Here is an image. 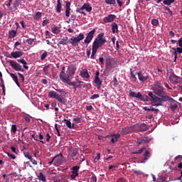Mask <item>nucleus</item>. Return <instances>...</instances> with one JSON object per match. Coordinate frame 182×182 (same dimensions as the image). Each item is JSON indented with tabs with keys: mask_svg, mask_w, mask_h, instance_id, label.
Instances as JSON below:
<instances>
[{
	"mask_svg": "<svg viewBox=\"0 0 182 182\" xmlns=\"http://www.w3.org/2000/svg\"><path fill=\"white\" fill-rule=\"evenodd\" d=\"M95 33H96V29L94 28L87 34V36L84 40L85 45H87H87H89V43H90L92 41H93V38Z\"/></svg>",
	"mask_w": 182,
	"mask_h": 182,
	"instance_id": "obj_8",
	"label": "nucleus"
},
{
	"mask_svg": "<svg viewBox=\"0 0 182 182\" xmlns=\"http://www.w3.org/2000/svg\"><path fill=\"white\" fill-rule=\"evenodd\" d=\"M48 97H50L51 99H56L58 102H60V103H62V105H66V100L62 97V95H58L55 91H50L48 92Z\"/></svg>",
	"mask_w": 182,
	"mask_h": 182,
	"instance_id": "obj_5",
	"label": "nucleus"
},
{
	"mask_svg": "<svg viewBox=\"0 0 182 182\" xmlns=\"http://www.w3.org/2000/svg\"><path fill=\"white\" fill-rule=\"evenodd\" d=\"M76 72V68L73 65L68 66L66 73L63 78L64 79H73V76Z\"/></svg>",
	"mask_w": 182,
	"mask_h": 182,
	"instance_id": "obj_6",
	"label": "nucleus"
},
{
	"mask_svg": "<svg viewBox=\"0 0 182 182\" xmlns=\"http://www.w3.org/2000/svg\"><path fill=\"white\" fill-rule=\"evenodd\" d=\"M79 176V173L77 171H72V174L70 175L71 178L75 179Z\"/></svg>",
	"mask_w": 182,
	"mask_h": 182,
	"instance_id": "obj_39",
	"label": "nucleus"
},
{
	"mask_svg": "<svg viewBox=\"0 0 182 182\" xmlns=\"http://www.w3.org/2000/svg\"><path fill=\"white\" fill-rule=\"evenodd\" d=\"M164 181H166V178H164V176H159L156 181V182H164Z\"/></svg>",
	"mask_w": 182,
	"mask_h": 182,
	"instance_id": "obj_44",
	"label": "nucleus"
},
{
	"mask_svg": "<svg viewBox=\"0 0 182 182\" xmlns=\"http://www.w3.org/2000/svg\"><path fill=\"white\" fill-rule=\"evenodd\" d=\"M65 69H66V67H65V66L62 67V70L60 73V79H63L65 74L66 73H65Z\"/></svg>",
	"mask_w": 182,
	"mask_h": 182,
	"instance_id": "obj_32",
	"label": "nucleus"
},
{
	"mask_svg": "<svg viewBox=\"0 0 182 182\" xmlns=\"http://www.w3.org/2000/svg\"><path fill=\"white\" fill-rule=\"evenodd\" d=\"M80 75H81L82 77H85V79H89V77H90L89 73L87 72V70H83L82 71H81Z\"/></svg>",
	"mask_w": 182,
	"mask_h": 182,
	"instance_id": "obj_27",
	"label": "nucleus"
},
{
	"mask_svg": "<svg viewBox=\"0 0 182 182\" xmlns=\"http://www.w3.org/2000/svg\"><path fill=\"white\" fill-rule=\"evenodd\" d=\"M55 129L58 133V137H60V132L59 131V128H58V124H55Z\"/></svg>",
	"mask_w": 182,
	"mask_h": 182,
	"instance_id": "obj_58",
	"label": "nucleus"
},
{
	"mask_svg": "<svg viewBox=\"0 0 182 182\" xmlns=\"http://www.w3.org/2000/svg\"><path fill=\"white\" fill-rule=\"evenodd\" d=\"M70 79L72 78H62L61 80L62 82H63V83H67V85H69V86H73L75 90H76V89H77V87H79V86H76V85H77V82H72L70 81Z\"/></svg>",
	"mask_w": 182,
	"mask_h": 182,
	"instance_id": "obj_11",
	"label": "nucleus"
},
{
	"mask_svg": "<svg viewBox=\"0 0 182 182\" xmlns=\"http://www.w3.org/2000/svg\"><path fill=\"white\" fill-rule=\"evenodd\" d=\"M31 139H33L36 141H40V143H42V144H45V141L38 139L36 136H35V134L31 135Z\"/></svg>",
	"mask_w": 182,
	"mask_h": 182,
	"instance_id": "obj_42",
	"label": "nucleus"
},
{
	"mask_svg": "<svg viewBox=\"0 0 182 182\" xmlns=\"http://www.w3.org/2000/svg\"><path fill=\"white\" fill-rule=\"evenodd\" d=\"M100 95L98 94H95L90 97L91 100H95V99H98Z\"/></svg>",
	"mask_w": 182,
	"mask_h": 182,
	"instance_id": "obj_57",
	"label": "nucleus"
},
{
	"mask_svg": "<svg viewBox=\"0 0 182 182\" xmlns=\"http://www.w3.org/2000/svg\"><path fill=\"white\" fill-rule=\"evenodd\" d=\"M50 68V65H46L44 68H43V72L46 74L49 73V68Z\"/></svg>",
	"mask_w": 182,
	"mask_h": 182,
	"instance_id": "obj_45",
	"label": "nucleus"
},
{
	"mask_svg": "<svg viewBox=\"0 0 182 182\" xmlns=\"http://www.w3.org/2000/svg\"><path fill=\"white\" fill-rule=\"evenodd\" d=\"M29 160L34 166H36L38 164V161H36V160H35L34 159H32V157Z\"/></svg>",
	"mask_w": 182,
	"mask_h": 182,
	"instance_id": "obj_63",
	"label": "nucleus"
},
{
	"mask_svg": "<svg viewBox=\"0 0 182 182\" xmlns=\"http://www.w3.org/2000/svg\"><path fill=\"white\" fill-rule=\"evenodd\" d=\"M153 92L159 97H161L163 102H168L169 103H174L176 100L171 97L167 95V93L164 92V87L161 86V83L156 82L153 87Z\"/></svg>",
	"mask_w": 182,
	"mask_h": 182,
	"instance_id": "obj_1",
	"label": "nucleus"
},
{
	"mask_svg": "<svg viewBox=\"0 0 182 182\" xmlns=\"http://www.w3.org/2000/svg\"><path fill=\"white\" fill-rule=\"evenodd\" d=\"M122 134H129V133H133V132H136L135 127H128L122 129Z\"/></svg>",
	"mask_w": 182,
	"mask_h": 182,
	"instance_id": "obj_16",
	"label": "nucleus"
},
{
	"mask_svg": "<svg viewBox=\"0 0 182 182\" xmlns=\"http://www.w3.org/2000/svg\"><path fill=\"white\" fill-rule=\"evenodd\" d=\"M149 130V127L146 124H141L135 127V132H147Z\"/></svg>",
	"mask_w": 182,
	"mask_h": 182,
	"instance_id": "obj_14",
	"label": "nucleus"
},
{
	"mask_svg": "<svg viewBox=\"0 0 182 182\" xmlns=\"http://www.w3.org/2000/svg\"><path fill=\"white\" fill-rule=\"evenodd\" d=\"M17 62H19V63H22L23 65H28V63L23 59H18L17 60Z\"/></svg>",
	"mask_w": 182,
	"mask_h": 182,
	"instance_id": "obj_59",
	"label": "nucleus"
},
{
	"mask_svg": "<svg viewBox=\"0 0 182 182\" xmlns=\"http://www.w3.org/2000/svg\"><path fill=\"white\" fill-rule=\"evenodd\" d=\"M174 0H164L163 1V4H164V5H167L168 6H170V5H171V4H173Z\"/></svg>",
	"mask_w": 182,
	"mask_h": 182,
	"instance_id": "obj_35",
	"label": "nucleus"
},
{
	"mask_svg": "<svg viewBox=\"0 0 182 182\" xmlns=\"http://www.w3.org/2000/svg\"><path fill=\"white\" fill-rule=\"evenodd\" d=\"M177 107H178V106L177 105V104H174L173 105H171V110L172 112H175L176 109H177Z\"/></svg>",
	"mask_w": 182,
	"mask_h": 182,
	"instance_id": "obj_52",
	"label": "nucleus"
},
{
	"mask_svg": "<svg viewBox=\"0 0 182 182\" xmlns=\"http://www.w3.org/2000/svg\"><path fill=\"white\" fill-rule=\"evenodd\" d=\"M104 38V33H100V34H98L92 43V48H94V49H97V50H98L99 48H102L103 45H105L106 42H107L106 38Z\"/></svg>",
	"mask_w": 182,
	"mask_h": 182,
	"instance_id": "obj_3",
	"label": "nucleus"
},
{
	"mask_svg": "<svg viewBox=\"0 0 182 182\" xmlns=\"http://www.w3.org/2000/svg\"><path fill=\"white\" fill-rule=\"evenodd\" d=\"M138 75V79L141 83H144L147 79H149V75L141 71L137 73Z\"/></svg>",
	"mask_w": 182,
	"mask_h": 182,
	"instance_id": "obj_12",
	"label": "nucleus"
},
{
	"mask_svg": "<svg viewBox=\"0 0 182 182\" xmlns=\"http://www.w3.org/2000/svg\"><path fill=\"white\" fill-rule=\"evenodd\" d=\"M41 17H42V13L40 11H38L34 16L36 21H39V19H41Z\"/></svg>",
	"mask_w": 182,
	"mask_h": 182,
	"instance_id": "obj_36",
	"label": "nucleus"
},
{
	"mask_svg": "<svg viewBox=\"0 0 182 182\" xmlns=\"http://www.w3.org/2000/svg\"><path fill=\"white\" fill-rule=\"evenodd\" d=\"M151 24H152L154 26H157V25H159V20H158V19H156V18L152 19V21H151Z\"/></svg>",
	"mask_w": 182,
	"mask_h": 182,
	"instance_id": "obj_46",
	"label": "nucleus"
},
{
	"mask_svg": "<svg viewBox=\"0 0 182 182\" xmlns=\"http://www.w3.org/2000/svg\"><path fill=\"white\" fill-rule=\"evenodd\" d=\"M6 154H7V156L9 157H11V159H12L13 160H15L16 159V156L15 155L9 154V152H6Z\"/></svg>",
	"mask_w": 182,
	"mask_h": 182,
	"instance_id": "obj_51",
	"label": "nucleus"
},
{
	"mask_svg": "<svg viewBox=\"0 0 182 182\" xmlns=\"http://www.w3.org/2000/svg\"><path fill=\"white\" fill-rule=\"evenodd\" d=\"M53 33H55V35H58L59 32H60V30H59V27L58 26H54L51 29Z\"/></svg>",
	"mask_w": 182,
	"mask_h": 182,
	"instance_id": "obj_30",
	"label": "nucleus"
},
{
	"mask_svg": "<svg viewBox=\"0 0 182 182\" xmlns=\"http://www.w3.org/2000/svg\"><path fill=\"white\" fill-rule=\"evenodd\" d=\"M95 83L97 85V90H100V88L102 87V80H100V78H99V77L95 78Z\"/></svg>",
	"mask_w": 182,
	"mask_h": 182,
	"instance_id": "obj_24",
	"label": "nucleus"
},
{
	"mask_svg": "<svg viewBox=\"0 0 182 182\" xmlns=\"http://www.w3.org/2000/svg\"><path fill=\"white\" fill-rule=\"evenodd\" d=\"M114 19H116V15L109 14L103 18V21L105 22V23H110V22H113Z\"/></svg>",
	"mask_w": 182,
	"mask_h": 182,
	"instance_id": "obj_13",
	"label": "nucleus"
},
{
	"mask_svg": "<svg viewBox=\"0 0 182 182\" xmlns=\"http://www.w3.org/2000/svg\"><path fill=\"white\" fill-rule=\"evenodd\" d=\"M83 9H85V8H83L82 6L80 9H77L76 12H79V14H82V15H84V16H86L87 14L85 11H83Z\"/></svg>",
	"mask_w": 182,
	"mask_h": 182,
	"instance_id": "obj_33",
	"label": "nucleus"
},
{
	"mask_svg": "<svg viewBox=\"0 0 182 182\" xmlns=\"http://www.w3.org/2000/svg\"><path fill=\"white\" fill-rule=\"evenodd\" d=\"M144 150H146V146H144L141 149L136 151V153H138V154H141Z\"/></svg>",
	"mask_w": 182,
	"mask_h": 182,
	"instance_id": "obj_62",
	"label": "nucleus"
},
{
	"mask_svg": "<svg viewBox=\"0 0 182 182\" xmlns=\"http://www.w3.org/2000/svg\"><path fill=\"white\" fill-rule=\"evenodd\" d=\"M50 35H52V34L50 33V32L49 31H47L46 32V39H50V38H51Z\"/></svg>",
	"mask_w": 182,
	"mask_h": 182,
	"instance_id": "obj_55",
	"label": "nucleus"
},
{
	"mask_svg": "<svg viewBox=\"0 0 182 182\" xmlns=\"http://www.w3.org/2000/svg\"><path fill=\"white\" fill-rule=\"evenodd\" d=\"M38 178L39 180H41V181H46V177H45L42 172L39 173Z\"/></svg>",
	"mask_w": 182,
	"mask_h": 182,
	"instance_id": "obj_37",
	"label": "nucleus"
},
{
	"mask_svg": "<svg viewBox=\"0 0 182 182\" xmlns=\"http://www.w3.org/2000/svg\"><path fill=\"white\" fill-rule=\"evenodd\" d=\"M107 5H116V0H105Z\"/></svg>",
	"mask_w": 182,
	"mask_h": 182,
	"instance_id": "obj_41",
	"label": "nucleus"
},
{
	"mask_svg": "<svg viewBox=\"0 0 182 182\" xmlns=\"http://www.w3.org/2000/svg\"><path fill=\"white\" fill-rule=\"evenodd\" d=\"M83 39H85V34L81 33L77 37L72 36L70 39L68 37L61 38L58 45H68V43H70L72 46H78L79 42L83 41Z\"/></svg>",
	"mask_w": 182,
	"mask_h": 182,
	"instance_id": "obj_2",
	"label": "nucleus"
},
{
	"mask_svg": "<svg viewBox=\"0 0 182 182\" xmlns=\"http://www.w3.org/2000/svg\"><path fill=\"white\" fill-rule=\"evenodd\" d=\"M111 142L114 144V143H117L119 141V138L120 137L119 134H113L111 135Z\"/></svg>",
	"mask_w": 182,
	"mask_h": 182,
	"instance_id": "obj_21",
	"label": "nucleus"
},
{
	"mask_svg": "<svg viewBox=\"0 0 182 182\" xmlns=\"http://www.w3.org/2000/svg\"><path fill=\"white\" fill-rule=\"evenodd\" d=\"M65 16L67 18L70 16V7L65 8Z\"/></svg>",
	"mask_w": 182,
	"mask_h": 182,
	"instance_id": "obj_43",
	"label": "nucleus"
},
{
	"mask_svg": "<svg viewBox=\"0 0 182 182\" xmlns=\"http://www.w3.org/2000/svg\"><path fill=\"white\" fill-rule=\"evenodd\" d=\"M22 55H23V53H22V51H15L11 53V55L12 56V58H14V59H18V58H21Z\"/></svg>",
	"mask_w": 182,
	"mask_h": 182,
	"instance_id": "obj_22",
	"label": "nucleus"
},
{
	"mask_svg": "<svg viewBox=\"0 0 182 182\" xmlns=\"http://www.w3.org/2000/svg\"><path fill=\"white\" fill-rule=\"evenodd\" d=\"M17 31L16 30H11L9 31V38L12 39L16 36Z\"/></svg>",
	"mask_w": 182,
	"mask_h": 182,
	"instance_id": "obj_26",
	"label": "nucleus"
},
{
	"mask_svg": "<svg viewBox=\"0 0 182 182\" xmlns=\"http://www.w3.org/2000/svg\"><path fill=\"white\" fill-rule=\"evenodd\" d=\"M64 122L68 129H75V124H72V122L69 119H64Z\"/></svg>",
	"mask_w": 182,
	"mask_h": 182,
	"instance_id": "obj_25",
	"label": "nucleus"
},
{
	"mask_svg": "<svg viewBox=\"0 0 182 182\" xmlns=\"http://www.w3.org/2000/svg\"><path fill=\"white\" fill-rule=\"evenodd\" d=\"M17 75H18L19 78L21 79L23 82H25V76H23V75L20 73H18Z\"/></svg>",
	"mask_w": 182,
	"mask_h": 182,
	"instance_id": "obj_60",
	"label": "nucleus"
},
{
	"mask_svg": "<svg viewBox=\"0 0 182 182\" xmlns=\"http://www.w3.org/2000/svg\"><path fill=\"white\" fill-rule=\"evenodd\" d=\"M82 6L87 12H92V8L89 5V4H84Z\"/></svg>",
	"mask_w": 182,
	"mask_h": 182,
	"instance_id": "obj_29",
	"label": "nucleus"
},
{
	"mask_svg": "<svg viewBox=\"0 0 182 182\" xmlns=\"http://www.w3.org/2000/svg\"><path fill=\"white\" fill-rule=\"evenodd\" d=\"M173 50H174L173 55H174V60L173 62H177V58L178 55L177 54V51H176V48H173Z\"/></svg>",
	"mask_w": 182,
	"mask_h": 182,
	"instance_id": "obj_48",
	"label": "nucleus"
},
{
	"mask_svg": "<svg viewBox=\"0 0 182 182\" xmlns=\"http://www.w3.org/2000/svg\"><path fill=\"white\" fill-rule=\"evenodd\" d=\"M10 65L16 72H19V70H21V64L18 63L16 61L11 60L10 61Z\"/></svg>",
	"mask_w": 182,
	"mask_h": 182,
	"instance_id": "obj_15",
	"label": "nucleus"
},
{
	"mask_svg": "<svg viewBox=\"0 0 182 182\" xmlns=\"http://www.w3.org/2000/svg\"><path fill=\"white\" fill-rule=\"evenodd\" d=\"M151 154L149 153V151H146L145 153L144 154V159L142 161V163H144V161H147L149 159H150Z\"/></svg>",
	"mask_w": 182,
	"mask_h": 182,
	"instance_id": "obj_28",
	"label": "nucleus"
},
{
	"mask_svg": "<svg viewBox=\"0 0 182 182\" xmlns=\"http://www.w3.org/2000/svg\"><path fill=\"white\" fill-rule=\"evenodd\" d=\"M178 42V46H180V48H182V37L179 38Z\"/></svg>",
	"mask_w": 182,
	"mask_h": 182,
	"instance_id": "obj_64",
	"label": "nucleus"
},
{
	"mask_svg": "<svg viewBox=\"0 0 182 182\" xmlns=\"http://www.w3.org/2000/svg\"><path fill=\"white\" fill-rule=\"evenodd\" d=\"M111 27L112 33H119V26H117V23L116 22H112L111 23Z\"/></svg>",
	"mask_w": 182,
	"mask_h": 182,
	"instance_id": "obj_20",
	"label": "nucleus"
},
{
	"mask_svg": "<svg viewBox=\"0 0 182 182\" xmlns=\"http://www.w3.org/2000/svg\"><path fill=\"white\" fill-rule=\"evenodd\" d=\"M55 8H56V12H58V14H60L62 11V3H57Z\"/></svg>",
	"mask_w": 182,
	"mask_h": 182,
	"instance_id": "obj_31",
	"label": "nucleus"
},
{
	"mask_svg": "<svg viewBox=\"0 0 182 182\" xmlns=\"http://www.w3.org/2000/svg\"><path fill=\"white\" fill-rule=\"evenodd\" d=\"M129 96L131 97H136V99H139V100H149V96L143 95L140 92H136L134 91L129 90Z\"/></svg>",
	"mask_w": 182,
	"mask_h": 182,
	"instance_id": "obj_7",
	"label": "nucleus"
},
{
	"mask_svg": "<svg viewBox=\"0 0 182 182\" xmlns=\"http://www.w3.org/2000/svg\"><path fill=\"white\" fill-rule=\"evenodd\" d=\"M34 39L33 38H28L26 40V42L28 45H32L34 42Z\"/></svg>",
	"mask_w": 182,
	"mask_h": 182,
	"instance_id": "obj_56",
	"label": "nucleus"
},
{
	"mask_svg": "<svg viewBox=\"0 0 182 182\" xmlns=\"http://www.w3.org/2000/svg\"><path fill=\"white\" fill-rule=\"evenodd\" d=\"M73 122H74L75 123H80V118H79V117L73 118Z\"/></svg>",
	"mask_w": 182,
	"mask_h": 182,
	"instance_id": "obj_61",
	"label": "nucleus"
},
{
	"mask_svg": "<svg viewBox=\"0 0 182 182\" xmlns=\"http://www.w3.org/2000/svg\"><path fill=\"white\" fill-rule=\"evenodd\" d=\"M55 90H56V92H58V93H60L63 96H65V95H66V92H65V90H63L56 89Z\"/></svg>",
	"mask_w": 182,
	"mask_h": 182,
	"instance_id": "obj_53",
	"label": "nucleus"
},
{
	"mask_svg": "<svg viewBox=\"0 0 182 182\" xmlns=\"http://www.w3.org/2000/svg\"><path fill=\"white\" fill-rule=\"evenodd\" d=\"M54 166H60L63 163V154L60 153L59 154H57L54 158Z\"/></svg>",
	"mask_w": 182,
	"mask_h": 182,
	"instance_id": "obj_10",
	"label": "nucleus"
},
{
	"mask_svg": "<svg viewBox=\"0 0 182 182\" xmlns=\"http://www.w3.org/2000/svg\"><path fill=\"white\" fill-rule=\"evenodd\" d=\"M48 57V52L45 51L41 57V60H45V59H46V58Z\"/></svg>",
	"mask_w": 182,
	"mask_h": 182,
	"instance_id": "obj_47",
	"label": "nucleus"
},
{
	"mask_svg": "<svg viewBox=\"0 0 182 182\" xmlns=\"http://www.w3.org/2000/svg\"><path fill=\"white\" fill-rule=\"evenodd\" d=\"M96 53H97V50L92 47V54H91V56H90L91 59H95V56L96 55Z\"/></svg>",
	"mask_w": 182,
	"mask_h": 182,
	"instance_id": "obj_34",
	"label": "nucleus"
},
{
	"mask_svg": "<svg viewBox=\"0 0 182 182\" xmlns=\"http://www.w3.org/2000/svg\"><path fill=\"white\" fill-rule=\"evenodd\" d=\"M79 168H80L79 166H75L72 168V170L73 171H76L77 173H79Z\"/></svg>",
	"mask_w": 182,
	"mask_h": 182,
	"instance_id": "obj_54",
	"label": "nucleus"
},
{
	"mask_svg": "<svg viewBox=\"0 0 182 182\" xmlns=\"http://www.w3.org/2000/svg\"><path fill=\"white\" fill-rule=\"evenodd\" d=\"M138 73H133V71L131 70V77L133 79L134 82H136L137 77H136V75H137Z\"/></svg>",
	"mask_w": 182,
	"mask_h": 182,
	"instance_id": "obj_40",
	"label": "nucleus"
},
{
	"mask_svg": "<svg viewBox=\"0 0 182 182\" xmlns=\"http://www.w3.org/2000/svg\"><path fill=\"white\" fill-rule=\"evenodd\" d=\"M106 59L107 65L109 66H114L116 65V60L111 56H107Z\"/></svg>",
	"mask_w": 182,
	"mask_h": 182,
	"instance_id": "obj_18",
	"label": "nucleus"
},
{
	"mask_svg": "<svg viewBox=\"0 0 182 182\" xmlns=\"http://www.w3.org/2000/svg\"><path fill=\"white\" fill-rule=\"evenodd\" d=\"M164 11H168V14L171 15V16H173V11L170 10V8L167 6H164Z\"/></svg>",
	"mask_w": 182,
	"mask_h": 182,
	"instance_id": "obj_50",
	"label": "nucleus"
},
{
	"mask_svg": "<svg viewBox=\"0 0 182 182\" xmlns=\"http://www.w3.org/2000/svg\"><path fill=\"white\" fill-rule=\"evenodd\" d=\"M20 5H22V0H14L12 6V11H16Z\"/></svg>",
	"mask_w": 182,
	"mask_h": 182,
	"instance_id": "obj_19",
	"label": "nucleus"
},
{
	"mask_svg": "<svg viewBox=\"0 0 182 182\" xmlns=\"http://www.w3.org/2000/svg\"><path fill=\"white\" fill-rule=\"evenodd\" d=\"M10 76L15 82L16 85H17L18 87H21V85L19 84V80L18 79V75L14 73H10Z\"/></svg>",
	"mask_w": 182,
	"mask_h": 182,
	"instance_id": "obj_23",
	"label": "nucleus"
},
{
	"mask_svg": "<svg viewBox=\"0 0 182 182\" xmlns=\"http://www.w3.org/2000/svg\"><path fill=\"white\" fill-rule=\"evenodd\" d=\"M171 77H172L174 83H178V79H180V77L178 76L173 74Z\"/></svg>",
	"mask_w": 182,
	"mask_h": 182,
	"instance_id": "obj_38",
	"label": "nucleus"
},
{
	"mask_svg": "<svg viewBox=\"0 0 182 182\" xmlns=\"http://www.w3.org/2000/svg\"><path fill=\"white\" fill-rule=\"evenodd\" d=\"M151 102V103H156L155 106H163V100L161 98L154 95L153 92H150L148 93V100H143V102Z\"/></svg>",
	"mask_w": 182,
	"mask_h": 182,
	"instance_id": "obj_4",
	"label": "nucleus"
},
{
	"mask_svg": "<svg viewBox=\"0 0 182 182\" xmlns=\"http://www.w3.org/2000/svg\"><path fill=\"white\" fill-rule=\"evenodd\" d=\"M68 159H73V157H76L77 154H79V150H77V149L73 148V146H69L68 149Z\"/></svg>",
	"mask_w": 182,
	"mask_h": 182,
	"instance_id": "obj_9",
	"label": "nucleus"
},
{
	"mask_svg": "<svg viewBox=\"0 0 182 182\" xmlns=\"http://www.w3.org/2000/svg\"><path fill=\"white\" fill-rule=\"evenodd\" d=\"M151 139L144 136L141 139H138L136 141L137 144H144L146 143H150Z\"/></svg>",
	"mask_w": 182,
	"mask_h": 182,
	"instance_id": "obj_17",
	"label": "nucleus"
},
{
	"mask_svg": "<svg viewBox=\"0 0 182 182\" xmlns=\"http://www.w3.org/2000/svg\"><path fill=\"white\" fill-rule=\"evenodd\" d=\"M16 130H17L16 125L13 124V125L11 126V131L14 133V134H16Z\"/></svg>",
	"mask_w": 182,
	"mask_h": 182,
	"instance_id": "obj_49",
	"label": "nucleus"
}]
</instances>
